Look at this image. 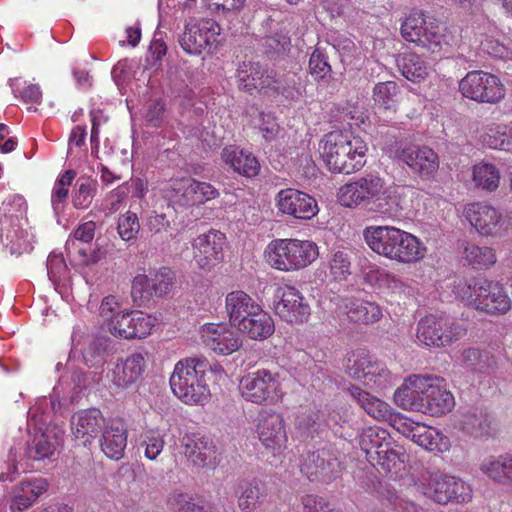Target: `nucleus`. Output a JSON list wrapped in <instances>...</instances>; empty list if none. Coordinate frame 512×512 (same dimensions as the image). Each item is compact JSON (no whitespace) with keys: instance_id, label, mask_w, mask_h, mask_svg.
Returning a JSON list of instances; mask_svg holds the SVG:
<instances>
[{"instance_id":"obj_44","label":"nucleus","mask_w":512,"mask_h":512,"mask_svg":"<svg viewBox=\"0 0 512 512\" xmlns=\"http://www.w3.org/2000/svg\"><path fill=\"white\" fill-rule=\"evenodd\" d=\"M421 40L427 38V44H417L427 49L431 53H440L444 47L448 46L447 37L443 34L440 25L433 19L425 17V24L419 31Z\"/></svg>"},{"instance_id":"obj_37","label":"nucleus","mask_w":512,"mask_h":512,"mask_svg":"<svg viewBox=\"0 0 512 512\" xmlns=\"http://www.w3.org/2000/svg\"><path fill=\"white\" fill-rule=\"evenodd\" d=\"M298 77L293 72H276L270 70V76L265 89L266 93L280 94L286 99L297 100L301 96L300 89L297 86Z\"/></svg>"},{"instance_id":"obj_9","label":"nucleus","mask_w":512,"mask_h":512,"mask_svg":"<svg viewBox=\"0 0 512 512\" xmlns=\"http://www.w3.org/2000/svg\"><path fill=\"white\" fill-rule=\"evenodd\" d=\"M466 328L444 315H427L417 324L416 338L430 348H446L466 335Z\"/></svg>"},{"instance_id":"obj_53","label":"nucleus","mask_w":512,"mask_h":512,"mask_svg":"<svg viewBox=\"0 0 512 512\" xmlns=\"http://www.w3.org/2000/svg\"><path fill=\"white\" fill-rule=\"evenodd\" d=\"M9 85L16 98L26 104H40L42 100V92L37 84H28L21 78H12Z\"/></svg>"},{"instance_id":"obj_16","label":"nucleus","mask_w":512,"mask_h":512,"mask_svg":"<svg viewBox=\"0 0 512 512\" xmlns=\"http://www.w3.org/2000/svg\"><path fill=\"white\" fill-rule=\"evenodd\" d=\"M397 430L417 445L431 452H442L448 447V438L436 428L408 418L395 419Z\"/></svg>"},{"instance_id":"obj_39","label":"nucleus","mask_w":512,"mask_h":512,"mask_svg":"<svg viewBox=\"0 0 512 512\" xmlns=\"http://www.w3.org/2000/svg\"><path fill=\"white\" fill-rule=\"evenodd\" d=\"M63 442L62 435L55 430L47 429L36 435L33 445L29 449V456L34 460H43L51 457Z\"/></svg>"},{"instance_id":"obj_30","label":"nucleus","mask_w":512,"mask_h":512,"mask_svg":"<svg viewBox=\"0 0 512 512\" xmlns=\"http://www.w3.org/2000/svg\"><path fill=\"white\" fill-rule=\"evenodd\" d=\"M101 442L102 451L111 459L119 460L123 457L127 445V428L121 419H113L103 431Z\"/></svg>"},{"instance_id":"obj_62","label":"nucleus","mask_w":512,"mask_h":512,"mask_svg":"<svg viewBox=\"0 0 512 512\" xmlns=\"http://www.w3.org/2000/svg\"><path fill=\"white\" fill-rule=\"evenodd\" d=\"M193 206L204 204L219 197V191L210 183L192 178Z\"/></svg>"},{"instance_id":"obj_24","label":"nucleus","mask_w":512,"mask_h":512,"mask_svg":"<svg viewBox=\"0 0 512 512\" xmlns=\"http://www.w3.org/2000/svg\"><path fill=\"white\" fill-rule=\"evenodd\" d=\"M426 376L410 375L394 393L396 405L404 410L423 412Z\"/></svg>"},{"instance_id":"obj_46","label":"nucleus","mask_w":512,"mask_h":512,"mask_svg":"<svg viewBox=\"0 0 512 512\" xmlns=\"http://www.w3.org/2000/svg\"><path fill=\"white\" fill-rule=\"evenodd\" d=\"M501 179L499 169L492 163L480 162L473 167V181L483 190L493 192L498 189Z\"/></svg>"},{"instance_id":"obj_38","label":"nucleus","mask_w":512,"mask_h":512,"mask_svg":"<svg viewBox=\"0 0 512 512\" xmlns=\"http://www.w3.org/2000/svg\"><path fill=\"white\" fill-rule=\"evenodd\" d=\"M396 62L401 74L415 83L424 80L431 71L430 64L413 52L400 54Z\"/></svg>"},{"instance_id":"obj_48","label":"nucleus","mask_w":512,"mask_h":512,"mask_svg":"<svg viewBox=\"0 0 512 512\" xmlns=\"http://www.w3.org/2000/svg\"><path fill=\"white\" fill-rule=\"evenodd\" d=\"M75 178L76 172L72 169L65 170L56 178L51 192V204L55 212L58 213L63 210L69 195L70 186Z\"/></svg>"},{"instance_id":"obj_6","label":"nucleus","mask_w":512,"mask_h":512,"mask_svg":"<svg viewBox=\"0 0 512 512\" xmlns=\"http://www.w3.org/2000/svg\"><path fill=\"white\" fill-rule=\"evenodd\" d=\"M318 256V246L310 240L274 239L265 250L269 265L285 272L303 269L313 263Z\"/></svg>"},{"instance_id":"obj_12","label":"nucleus","mask_w":512,"mask_h":512,"mask_svg":"<svg viewBox=\"0 0 512 512\" xmlns=\"http://www.w3.org/2000/svg\"><path fill=\"white\" fill-rule=\"evenodd\" d=\"M346 373L370 387H385L391 379V373L384 363L375 359L365 350L352 352L345 366Z\"/></svg>"},{"instance_id":"obj_50","label":"nucleus","mask_w":512,"mask_h":512,"mask_svg":"<svg viewBox=\"0 0 512 512\" xmlns=\"http://www.w3.org/2000/svg\"><path fill=\"white\" fill-rule=\"evenodd\" d=\"M239 488L241 492L238 496V507L242 512H251L265 495L257 479L243 481Z\"/></svg>"},{"instance_id":"obj_49","label":"nucleus","mask_w":512,"mask_h":512,"mask_svg":"<svg viewBox=\"0 0 512 512\" xmlns=\"http://www.w3.org/2000/svg\"><path fill=\"white\" fill-rule=\"evenodd\" d=\"M324 411L320 410H303L299 412L295 419V428L302 434L314 437L323 433L322 417Z\"/></svg>"},{"instance_id":"obj_36","label":"nucleus","mask_w":512,"mask_h":512,"mask_svg":"<svg viewBox=\"0 0 512 512\" xmlns=\"http://www.w3.org/2000/svg\"><path fill=\"white\" fill-rule=\"evenodd\" d=\"M222 159L240 175L254 177L259 173L260 164L256 157L236 147L225 148L222 152Z\"/></svg>"},{"instance_id":"obj_29","label":"nucleus","mask_w":512,"mask_h":512,"mask_svg":"<svg viewBox=\"0 0 512 512\" xmlns=\"http://www.w3.org/2000/svg\"><path fill=\"white\" fill-rule=\"evenodd\" d=\"M483 147L512 153V123H490L483 126L478 135Z\"/></svg>"},{"instance_id":"obj_21","label":"nucleus","mask_w":512,"mask_h":512,"mask_svg":"<svg viewBox=\"0 0 512 512\" xmlns=\"http://www.w3.org/2000/svg\"><path fill=\"white\" fill-rule=\"evenodd\" d=\"M279 301L275 304L276 314L289 323H303L308 320L310 306L299 290L292 286L279 288Z\"/></svg>"},{"instance_id":"obj_42","label":"nucleus","mask_w":512,"mask_h":512,"mask_svg":"<svg viewBox=\"0 0 512 512\" xmlns=\"http://www.w3.org/2000/svg\"><path fill=\"white\" fill-rule=\"evenodd\" d=\"M346 309L348 318L355 323H374L382 317L380 306L370 301L351 300L346 304Z\"/></svg>"},{"instance_id":"obj_18","label":"nucleus","mask_w":512,"mask_h":512,"mask_svg":"<svg viewBox=\"0 0 512 512\" xmlns=\"http://www.w3.org/2000/svg\"><path fill=\"white\" fill-rule=\"evenodd\" d=\"M397 157L422 178H432L439 168L438 155L427 146L408 144L398 150Z\"/></svg>"},{"instance_id":"obj_57","label":"nucleus","mask_w":512,"mask_h":512,"mask_svg":"<svg viewBox=\"0 0 512 512\" xmlns=\"http://www.w3.org/2000/svg\"><path fill=\"white\" fill-rule=\"evenodd\" d=\"M150 280L155 296L162 297L172 290L177 283V276L171 268L161 267Z\"/></svg>"},{"instance_id":"obj_54","label":"nucleus","mask_w":512,"mask_h":512,"mask_svg":"<svg viewBox=\"0 0 512 512\" xmlns=\"http://www.w3.org/2000/svg\"><path fill=\"white\" fill-rule=\"evenodd\" d=\"M425 24V16L422 13H411L401 24V35L409 42L417 44H427V38L421 40L419 31Z\"/></svg>"},{"instance_id":"obj_58","label":"nucleus","mask_w":512,"mask_h":512,"mask_svg":"<svg viewBox=\"0 0 512 512\" xmlns=\"http://www.w3.org/2000/svg\"><path fill=\"white\" fill-rule=\"evenodd\" d=\"M150 280L155 296L162 297L172 290L177 283V276L171 268L161 267Z\"/></svg>"},{"instance_id":"obj_14","label":"nucleus","mask_w":512,"mask_h":512,"mask_svg":"<svg viewBox=\"0 0 512 512\" xmlns=\"http://www.w3.org/2000/svg\"><path fill=\"white\" fill-rule=\"evenodd\" d=\"M256 432L259 441L273 455L287 448L288 435L283 415L271 408L261 409L257 417Z\"/></svg>"},{"instance_id":"obj_20","label":"nucleus","mask_w":512,"mask_h":512,"mask_svg":"<svg viewBox=\"0 0 512 512\" xmlns=\"http://www.w3.org/2000/svg\"><path fill=\"white\" fill-rule=\"evenodd\" d=\"M426 380L422 413L439 417L452 411L455 400L453 394L446 388L444 379L426 376Z\"/></svg>"},{"instance_id":"obj_55","label":"nucleus","mask_w":512,"mask_h":512,"mask_svg":"<svg viewBox=\"0 0 512 512\" xmlns=\"http://www.w3.org/2000/svg\"><path fill=\"white\" fill-rule=\"evenodd\" d=\"M156 318L142 311H130V338H145L155 326Z\"/></svg>"},{"instance_id":"obj_45","label":"nucleus","mask_w":512,"mask_h":512,"mask_svg":"<svg viewBox=\"0 0 512 512\" xmlns=\"http://www.w3.org/2000/svg\"><path fill=\"white\" fill-rule=\"evenodd\" d=\"M398 85L394 81L380 82L373 89V99L378 109L393 114L397 108Z\"/></svg>"},{"instance_id":"obj_7","label":"nucleus","mask_w":512,"mask_h":512,"mask_svg":"<svg viewBox=\"0 0 512 512\" xmlns=\"http://www.w3.org/2000/svg\"><path fill=\"white\" fill-rule=\"evenodd\" d=\"M417 487L424 496L440 505L468 503L473 495L468 483L439 470H427L421 475Z\"/></svg>"},{"instance_id":"obj_22","label":"nucleus","mask_w":512,"mask_h":512,"mask_svg":"<svg viewBox=\"0 0 512 512\" xmlns=\"http://www.w3.org/2000/svg\"><path fill=\"white\" fill-rule=\"evenodd\" d=\"M201 340L210 350L228 355L239 349L241 340L226 324L207 323L200 329Z\"/></svg>"},{"instance_id":"obj_26","label":"nucleus","mask_w":512,"mask_h":512,"mask_svg":"<svg viewBox=\"0 0 512 512\" xmlns=\"http://www.w3.org/2000/svg\"><path fill=\"white\" fill-rule=\"evenodd\" d=\"M399 234L395 238L392 249H390V260L410 264L415 263L426 254V247L414 235L399 229Z\"/></svg>"},{"instance_id":"obj_35","label":"nucleus","mask_w":512,"mask_h":512,"mask_svg":"<svg viewBox=\"0 0 512 512\" xmlns=\"http://www.w3.org/2000/svg\"><path fill=\"white\" fill-rule=\"evenodd\" d=\"M397 235H400L399 228L393 226H372L364 230V238L370 249L386 258H389Z\"/></svg>"},{"instance_id":"obj_61","label":"nucleus","mask_w":512,"mask_h":512,"mask_svg":"<svg viewBox=\"0 0 512 512\" xmlns=\"http://www.w3.org/2000/svg\"><path fill=\"white\" fill-rule=\"evenodd\" d=\"M330 275L335 281L346 280L351 274V261L348 253L336 251L329 260Z\"/></svg>"},{"instance_id":"obj_52","label":"nucleus","mask_w":512,"mask_h":512,"mask_svg":"<svg viewBox=\"0 0 512 512\" xmlns=\"http://www.w3.org/2000/svg\"><path fill=\"white\" fill-rule=\"evenodd\" d=\"M26 211V202L21 196L8 197L0 205V225H14Z\"/></svg>"},{"instance_id":"obj_47","label":"nucleus","mask_w":512,"mask_h":512,"mask_svg":"<svg viewBox=\"0 0 512 512\" xmlns=\"http://www.w3.org/2000/svg\"><path fill=\"white\" fill-rule=\"evenodd\" d=\"M464 256L470 265L480 269H489L497 262L495 249L473 243L465 246Z\"/></svg>"},{"instance_id":"obj_4","label":"nucleus","mask_w":512,"mask_h":512,"mask_svg":"<svg viewBox=\"0 0 512 512\" xmlns=\"http://www.w3.org/2000/svg\"><path fill=\"white\" fill-rule=\"evenodd\" d=\"M455 293L468 307L489 315H505L512 309L504 285L482 275L459 282Z\"/></svg>"},{"instance_id":"obj_3","label":"nucleus","mask_w":512,"mask_h":512,"mask_svg":"<svg viewBox=\"0 0 512 512\" xmlns=\"http://www.w3.org/2000/svg\"><path fill=\"white\" fill-rule=\"evenodd\" d=\"M210 369V363L202 356L179 360L169 379L173 394L186 405L206 404L211 396L206 381Z\"/></svg>"},{"instance_id":"obj_40","label":"nucleus","mask_w":512,"mask_h":512,"mask_svg":"<svg viewBox=\"0 0 512 512\" xmlns=\"http://www.w3.org/2000/svg\"><path fill=\"white\" fill-rule=\"evenodd\" d=\"M236 327L254 340L266 339L274 332L273 319L265 310L258 313L255 318L242 321Z\"/></svg>"},{"instance_id":"obj_17","label":"nucleus","mask_w":512,"mask_h":512,"mask_svg":"<svg viewBox=\"0 0 512 512\" xmlns=\"http://www.w3.org/2000/svg\"><path fill=\"white\" fill-rule=\"evenodd\" d=\"M276 206L282 214L300 220H310L319 211L318 204L312 196L293 188L278 192Z\"/></svg>"},{"instance_id":"obj_56","label":"nucleus","mask_w":512,"mask_h":512,"mask_svg":"<svg viewBox=\"0 0 512 512\" xmlns=\"http://www.w3.org/2000/svg\"><path fill=\"white\" fill-rule=\"evenodd\" d=\"M322 423L323 433L325 432L326 428H328L340 438L350 439L354 436V431L349 425L348 421L343 419L337 411H330L328 413L324 411Z\"/></svg>"},{"instance_id":"obj_43","label":"nucleus","mask_w":512,"mask_h":512,"mask_svg":"<svg viewBox=\"0 0 512 512\" xmlns=\"http://www.w3.org/2000/svg\"><path fill=\"white\" fill-rule=\"evenodd\" d=\"M164 195L173 205L192 207V178L183 177L171 180L164 189Z\"/></svg>"},{"instance_id":"obj_19","label":"nucleus","mask_w":512,"mask_h":512,"mask_svg":"<svg viewBox=\"0 0 512 512\" xmlns=\"http://www.w3.org/2000/svg\"><path fill=\"white\" fill-rule=\"evenodd\" d=\"M226 237L223 233L211 230L201 234L192 242L193 258L202 269H210L223 259V246Z\"/></svg>"},{"instance_id":"obj_23","label":"nucleus","mask_w":512,"mask_h":512,"mask_svg":"<svg viewBox=\"0 0 512 512\" xmlns=\"http://www.w3.org/2000/svg\"><path fill=\"white\" fill-rule=\"evenodd\" d=\"M48 482L42 477H30L23 479L12 488L10 512H24L47 492Z\"/></svg>"},{"instance_id":"obj_13","label":"nucleus","mask_w":512,"mask_h":512,"mask_svg":"<svg viewBox=\"0 0 512 512\" xmlns=\"http://www.w3.org/2000/svg\"><path fill=\"white\" fill-rule=\"evenodd\" d=\"M220 30V26L213 19L189 18L179 40L180 46L185 52L193 55L210 51L217 42Z\"/></svg>"},{"instance_id":"obj_10","label":"nucleus","mask_w":512,"mask_h":512,"mask_svg":"<svg viewBox=\"0 0 512 512\" xmlns=\"http://www.w3.org/2000/svg\"><path fill=\"white\" fill-rule=\"evenodd\" d=\"M463 215L470 225L484 237L503 238L512 228V217L487 203L467 204Z\"/></svg>"},{"instance_id":"obj_64","label":"nucleus","mask_w":512,"mask_h":512,"mask_svg":"<svg viewBox=\"0 0 512 512\" xmlns=\"http://www.w3.org/2000/svg\"><path fill=\"white\" fill-rule=\"evenodd\" d=\"M309 69L312 76L316 79H324L331 74V66L327 61L326 55L320 50L315 49L309 60Z\"/></svg>"},{"instance_id":"obj_32","label":"nucleus","mask_w":512,"mask_h":512,"mask_svg":"<svg viewBox=\"0 0 512 512\" xmlns=\"http://www.w3.org/2000/svg\"><path fill=\"white\" fill-rule=\"evenodd\" d=\"M351 397L365 410V412L378 421H391L393 408L381 399L362 390L358 386L349 388Z\"/></svg>"},{"instance_id":"obj_5","label":"nucleus","mask_w":512,"mask_h":512,"mask_svg":"<svg viewBox=\"0 0 512 512\" xmlns=\"http://www.w3.org/2000/svg\"><path fill=\"white\" fill-rule=\"evenodd\" d=\"M361 450L367 461L379 471L397 477L405 470L407 455L390 434L380 427L364 429L359 438Z\"/></svg>"},{"instance_id":"obj_15","label":"nucleus","mask_w":512,"mask_h":512,"mask_svg":"<svg viewBox=\"0 0 512 512\" xmlns=\"http://www.w3.org/2000/svg\"><path fill=\"white\" fill-rule=\"evenodd\" d=\"M341 463L331 446L308 452L301 464V472L310 481L331 482L341 474Z\"/></svg>"},{"instance_id":"obj_11","label":"nucleus","mask_w":512,"mask_h":512,"mask_svg":"<svg viewBox=\"0 0 512 512\" xmlns=\"http://www.w3.org/2000/svg\"><path fill=\"white\" fill-rule=\"evenodd\" d=\"M459 91L463 97L480 104H497L506 95L500 78L483 70L468 72L459 82Z\"/></svg>"},{"instance_id":"obj_31","label":"nucleus","mask_w":512,"mask_h":512,"mask_svg":"<svg viewBox=\"0 0 512 512\" xmlns=\"http://www.w3.org/2000/svg\"><path fill=\"white\" fill-rule=\"evenodd\" d=\"M270 70L262 67L258 62H243L237 70L238 86L241 90L253 94L255 91L265 90Z\"/></svg>"},{"instance_id":"obj_2","label":"nucleus","mask_w":512,"mask_h":512,"mask_svg":"<svg viewBox=\"0 0 512 512\" xmlns=\"http://www.w3.org/2000/svg\"><path fill=\"white\" fill-rule=\"evenodd\" d=\"M368 147L359 136L350 132L332 131L319 143V153L326 167L333 173L351 174L366 163Z\"/></svg>"},{"instance_id":"obj_28","label":"nucleus","mask_w":512,"mask_h":512,"mask_svg":"<svg viewBox=\"0 0 512 512\" xmlns=\"http://www.w3.org/2000/svg\"><path fill=\"white\" fill-rule=\"evenodd\" d=\"M100 315L107 322L108 329L113 336L128 339L126 330L128 327V323L126 321L128 309L116 296L109 295L102 300L100 305Z\"/></svg>"},{"instance_id":"obj_33","label":"nucleus","mask_w":512,"mask_h":512,"mask_svg":"<svg viewBox=\"0 0 512 512\" xmlns=\"http://www.w3.org/2000/svg\"><path fill=\"white\" fill-rule=\"evenodd\" d=\"M457 427L466 435L478 438L489 433L490 422L482 409L466 407L459 412Z\"/></svg>"},{"instance_id":"obj_34","label":"nucleus","mask_w":512,"mask_h":512,"mask_svg":"<svg viewBox=\"0 0 512 512\" xmlns=\"http://www.w3.org/2000/svg\"><path fill=\"white\" fill-rule=\"evenodd\" d=\"M479 469L496 483L512 485V454L489 456L482 460Z\"/></svg>"},{"instance_id":"obj_1","label":"nucleus","mask_w":512,"mask_h":512,"mask_svg":"<svg viewBox=\"0 0 512 512\" xmlns=\"http://www.w3.org/2000/svg\"><path fill=\"white\" fill-rule=\"evenodd\" d=\"M412 192L410 186L387 185L384 178L370 173L342 185L337 199L344 207H361L394 217L405 208V198Z\"/></svg>"},{"instance_id":"obj_8","label":"nucleus","mask_w":512,"mask_h":512,"mask_svg":"<svg viewBox=\"0 0 512 512\" xmlns=\"http://www.w3.org/2000/svg\"><path fill=\"white\" fill-rule=\"evenodd\" d=\"M283 378L278 372L259 369L243 376L239 382L241 397L257 405H275L283 401Z\"/></svg>"},{"instance_id":"obj_63","label":"nucleus","mask_w":512,"mask_h":512,"mask_svg":"<svg viewBox=\"0 0 512 512\" xmlns=\"http://www.w3.org/2000/svg\"><path fill=\"white\" fill-rule=\"evenodd\" d=\"M140 447L144 448V454L148 459L155 460L164 448V440L158 433L147 431L142 435Z\"/></svg>"},{"instance_id":"obj_51","label":"nucleus","mask_w":512,"mask_h":512,"mask_svg":"<svg viewBox=\"0 0 512 512\" xmlns=\"http://www.w3.org/2000/svg\"><path fill=\"white\" fill-rule=\"evenodd\" d=\"M98 182L91 178H80L73 193L72 203L76 209H86L96 195Z\"/></svg>"},{"instance_id":"obj_60","label":"nucleus","mask_w":512,"mask_h":512,"mask_svg":"<svg viewBox=\"0 0 512 512\" xmlns=\"http://www.w3.org/2000/svg\"><path fill=\"white\" fill-rule=\"evenodd\" d=\"M167 80L171 95L175 99L183 98L184 100L188 101V104L190 105L193 93L185 82L183 71L178 69H169L167 72Z\"/></svg>"},{"instance_id":"obj_25","label":"nucleus","mask_w":512,"mask_h":512,"mask_svg":"<svg viewBox=\"0 0 512 512\" xmlns=\"http://www.w3.org/2000/svg\"><path fill=\"white\" fill-rule=\"evenodd\" d=\"M104 423L105 419L99 409L81 410L72 417V432L75 438L82 440L83 444L86 445L102 432Z\"/></svg>"},{"instance_id":"obj_41","label":"nucleus","mask_w":512,"mask_h":512,"mask_svg":"<svg viewBox=\"0 0 512 512\" xmlns=\"http://www.w3.org/2000/svg\"><path fill=\"white\" fill-rule=\"evenodd\" d=\"M255 300L246 292L236 290L228 293L225 299V308L230 323L235 327L243 321V315L249 309L255 308Z\"/></svg>"},{"instance_id":"obj_27","label":"nucleus","mask_w":512,"mask_h":512,"mask_svg":"<svg viewBox=\"0 0 512 512\" xmlns=\"http://www.w3.org/2000/svg\"><path fill=\"white\" fill-rule=\"evenodd\" d=\"M185 455L197 467H215L217 448L211 440L200 435L186 436L183 439Z\"/></svg>"},{"instance_id":"obj_59","label":"nucleus","mask_w":512,"mask_h":512,"mask_svg":"<svg viewBox=\"0 0 512 512\" xmlns=\"http://www.w3.org/2000/svg\"><path fill=\"white\" fill-rule=\"evenodd\" d=\"M130 295L138 306L145 305L152 299L155 293L148 276L140 274L133 279Z\"/></svg>"}]
</instances>
